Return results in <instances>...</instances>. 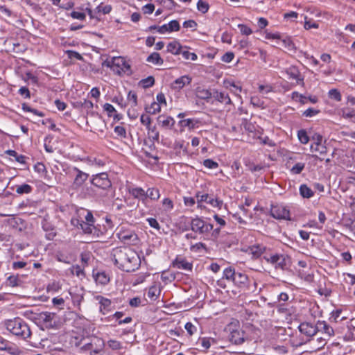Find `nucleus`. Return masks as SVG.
<instances>
[{
  "instance_id": "nucleus-1",
  "label": "nucleus",
  "mask_w": 355,
  "mask_h": 355,
  "mask_svg": "<svg viewBox=\"0 0 355 355\" xmlns=\"http://www.w3.org/2000/svg\"><path fill=\"white\" fill-rule=\"evenodd\" d=\"M112 257L119 269L128 272L136 270L141 264L140 257L137 252L128 247L113 249Z\"/></svg>"
},
{
  "instance_id": "nucleus-2",
  "label": "nucleus",
  "mask_w": 355,
  "mask_h": 355,
  "mask_svg": "<svg viewBox=\"0 0 355 355\" xmlns=\"http://www.w3.org/2000/svg\"><path fill=\"white\" fill-rule=\"evenodd\" d=\"M4 324L8 331L21 339L26 340L31 336L28 325L20 318L7 320Z\"/></svg>"
},
{
  "instance_id": "nucleus-3",
  "label": "nucleus",
  "mask_w": 355,
  "mask_h": 355,
  "mask_svg": "<svg viewBox=\"0 0 355 355\" xmlns=\"http://www.w3.org/2000/svg\"><path fill=\"white\" fill-rule=\"evenodd\" d=\"M103 65L110 68L114 73L119 76L132 74L130 64L122 56L113 57L110 60H107L103 62Z\"/></svg>"
},
{
  "instance_id": "nucleus-4",
  "label": "nucleus",
  "mask_w": 355,
  "mask_h": 355,
  "mask_svg": "<svg viewBox=\"0 0 355 355\" xmlns=\"http://www.w3.org/2000/svg\"><path fill=\"white\" fill-rule=\"evenodd\" d=\"M191 228L192 231L196 233H199L200 234H207L212 230L213 225L210 223L205 222L199 218H196L191 220Z\"/></svg>"
},
{
  "instance_id": "nucleus-5",
  "label": "nucleus",
  "mask_w": 355,
  "mask_h": 355,
  "mask_svg": "<svg viewBox=\"0 0 355 355\" xmlns=\"http://www.w3.org/2000/svg\"><path fill=\"white\" fill-rule=\"evenodd\" d=\"M271 215L277 219L291 220L290 210L283 205L272 206L270 209Z\"/></svg>"
},
{
  "instance_id": "nucleus-6",
  "label": "nucleus",
  "mask_w": 355,
  "mask_h": 355,
  "mask_svg": "<svg viewBox=\"0 0 355 355\" xmlns=\"http://www.w3.org/2000/svg\"><path fill=\"white\" fill-rule=\"evenodd\" d=\"M312 152H318L320 155L324 154L327 152V148L324 146L323 137L320 134L315 133L312 135Z\"/></svg>"
},
{
  "instance_id": "nucleus-7",
  "label": "nucleus",
  "mask_w": 355,
  "mask_h": 355,
  "mask_svg": "<svg viewBox=\"0 0 355 355\" xmlns=\"http://www.w3.org/2000/svg\"><path fill=\"white\" fill-rule=\"evenodd\" d=\"M212 98L220 103L224 105L228 111L230 110V106L232 105V101H231L228 94L225 92L214 89Z\"/></svg>"
},
{
  "instance_id": "nucleus-8",
  "label": "nucleus",
  "mask_w": 355,
  "mask_h": 355,
  "mask_svg": "<svg viewBox=\"0 0 355 355\" xmlns=\"http://www.w3.org/2000/svg\"><path fill=\"white\" fill-rule=\"evenodd\" d=\"M196 198L198 200V207H201L200 202H206L207 203H209L213 207H217L218 209L221 208V206L223 205V201L219 200L217 198H214L212 197L209 196L208 194H200V192H198L196 193Z\"/></svg>"
},
{
  "instance_id": "nucleus-9",
  "label": "nucleus",
  "mask_w": 355,
  "mask_h": 355,
  "mask_svg": "<svg viewBox=\"0 0 355 355\" xmlns=\"http://www.w3.org/2000/svg\"><path fill=\"white\" fill-rule=\"evenodd\" d=\"M200 125V120L197 118H191L186 119H181L178 122V125L180 128V131L183 132L185 128H188L189 130L198 128Z\"/></svg>"
},
{
  "instance_id": "nucleus-10",
  "label": "nucleus",
  "mask_w": 355,
  "mask_h": 355,
  "mask_svg": "<svg viewBox=\"0 0 355 355\" xmlns=\"http://www.w3.org/2000/svg\"><path fill=\"white\" fill-rule=\"evenodd\" d=\"M192 78L189 75L182 76L171 83V88L175 91H180L184 87L190 85Z\"/></svg>"
},
{
  "instance_id": "nucleus-11",
  "label": "nucleus",
  "mask_w": 355,
  "mask_h": 355,
  "mask_svg": "<svg viewBox=\"0 0 355 355\" xmlns=\"http://www.w3.org/2000/svg\"><path fill=\"white\" fill-rule=\"evenodd\" d=\"M316 333L321 332L324 336L329 338L334 335V329L328 325L324 321H318L315 325Z\"/></svg>"
},
{
  "instance_id": "nucleus-12",
  "label": "nucleus",
  "mask_w": 355,
  "mask_h": 355,
  "mask_svg": "<svg viewBox=\"0 0 355 355\" xmlns=\"http://www.w3.org/2000/svg\"><path fill=\"white\" fill-rule=\"evenodd\" d=\"M265 259L268 262L273 264L275 268L284 269L286 266V259L283 255L273 254L270 257H266Z\"/></svg>"
},
{
  "instance_id": "nucleus-13",
  "label": "nucleus",
  "mask_w": 355,
  "mask_h": 355,
  "mask_svg": "<svg viewBox=\"0 0 355 355\" xmlns=\"http://www.w3.org/2000/svg\"><path fill=\"white\" fill-rule=\"evenodd\" d=\"M229 339L235 345H241L245 340V333L241 329H234L231 331Z\"/></svg>"
},
{
  "instance_id": "nucleus-14",
  "label": "nucleus",
  "mask_w": 355,
  "mask_h": 355,
  "mask_svg": "<svg viewBox=\"0 0 355 355\" xmlns=\"http://www.w3.org/2000/svg\"><path fill=\"white\" fill-rule=\"evenodd\" d=\"M94 299L98 302L100 304V311L103 315L107 314L111 310L112 302L110 300L101 295H96L94 296Z\"/></svg>"
},
{
  "instance_id": "nucleus-15",
  "label": "nucleus",
  "mask_w": 355,
  "mask_h": 355,
  "mask_svg": "<svg viewBox=\"0 0 355 355\" xmlns=\"http://www.w3.org/2000/svg\"><path fill=\"white\" fill-rule=\"evenodd\" d=\"M119 239L125 243H134L137 240V235L132 231H121L119 234Z\"/></svg>"
},
{
  "instance_id": "nucleus-16",
  "label": "nucleus",
  "mask_w": 355,
  "mask_h": 355,
  "mask_svg": "<svg viewBox=\"0 0 355 355\" xmlns=\"http://www.w3.org/2000/svg\"><path fill=\"white\" fill-rule=\"evenodd\" d=\"M265 250L266 247L260 244L249 246L246 250H245V251L248 254H250L253 259L259 258Z\"/></svg>"
},
{
  "instance_id": "nucleus-17",
  "label": "nucleus",
  "mask_w": 355,
  "mask_h": 355,
  "mask_svg": "<svg viewBox=\"0 0 355 355\" xmlns=\"http://www.w3.org/2000/svg\"><path fill=\"white\" fill-rule=\"evenodd\" d=\"M182 49L183 46L178 40H173L167 44L166 52L178 55L181 53Z\"/></svg>"
},
{
  "instance_id": "nucleus-18",
  "label": "nucleus",
  "mask_w": 355,
  "mask_h": 355,
  "mask_svg": "<svg viewBox=\"0 0 355 355\" xmlns=\"http://www.w3.org/2000/svg\"><path fill=\"white\" fill-rule=\"evenodd\" d=\"M173 266L178 269L186 271H191L192 269V263L182 258H176L173 262Z\"/></svg>"
},
{
  "instance_id": "nucleus-19",
  "label": "nucleus",
  "mask_w": 355,
  "mask_h": 355,
  "mask_svg": "<svg viewBox=\"0 0 355 355\" xmlns=\"http://www.w3.org/2000/svg\"><path fill=\"white\" fill-rule=\"evenodd\" d=\"M23 278L24 275H10L6 279V284L12 287L21 286L24 284Z\"/></svg>"
},
{
  "instance_id": "nucleus-20",
  "label": "nucleus",
  "mask_w": 355,
  "mask_h": 355,
  "mask_svg": "<svg viewBox=\"0 0 355 355\" xmlns=\"http://www.w3.org/2000/svg\"><path fill=\"white\" fill-rule=\"evenodd\" d=\"M286 73L289 80H295L296 83H299L302 80L299 71L294 67H289L286 71Z\"/></svg>"
},
{
  "instance_id": "nucleus-21",
  "label": "nucleus",
  "mask_w": 355,
  "mask_h": 355,
  "mask_svg": "<svg viewBox=\"0 0 355 355\" xmlns=\"http://www.w3.org/2000/svg\"><path fill=\"white\" fill-rule=\"evenodd\" d=\"M146 62L155 65L161 66L164 63V60L157 52H153L146 58Z\"/></svg>"
},
{
  "instance_id": "nucleus-22",
  "label": "nucleus",
  "mask_w": 355,
  "mask_h": 355,
  "mask_svg": "<svg viewBox=\"0 0 355 355\" xmlns=\"http://www.w3.org/2000/svg\"><path fill=\"white\" fill-rule=\"evenodd\" d=\"M224 86L226 89H230L231 92L236 96H239L241 92V86L236 85L232 80H225L224 82Z\"/></svg>"
},
{
  "instance_id": "nucleus-23",
  "label": "nucleus",
  "mask_w": 355,
  "mask_h": 355,
  "mask_svg": "<svg viewBox=\"0 0 355 355\" xmlns=\"http://www.w3.org/2000/svg\"><path fill=\"white\" fill-rule=\"evenodd\" d=\"M80 228L83 230L84 233L88 234H96L98 236V234L97 233L98 230L94 227L93 223H86L84 220L81 221V227Z\"/></svg>"
},
{
  "instance_id": "nucleus-24",
  "label": "nucleus",
  "mask_w": 355,
  "mask_h": 355,
  "mask_svg": "<svg viewBox=\"0 0 355 355\" xmlns=\"http://www.w3.org/2000/svg\"><path fill=\"white\" fill-rule=\"evenodd\" d=\"M94 345H98L100 347H102L104 345V343L100 338H94L92 339L90 343H85L83 347H81V349L84 351H92Z\"/></svg>"
},
{
  "instance_id": "nucleus-25",
  "label": "nucleus",
  "mask_w": 355,
  "mask_h": 355,
  "mask_svg": "<svg viewBox=\"0 0 355 355\" xmlns=\"http://www.w3.org/2000/svg\"><path fill=\"white\" fill-rule=\"evenodd\" d=\"M248 278L245 274L237 272L234 275V284L239 287L245 286L247 284Z\"/></svg>"
},
{
  "instance_id": "nucleus-26",
  "label": "nucleus",
  "mask_w": 355,
  "mask_h": 355,
  "mask_svg": "<svg viewBox=\"0 0 355 355\" xmlns=\"http://www.w3.org/2000/svg\"><path fill=\"white\" fill-rule=\"evenodd\" d=\"M130 193L135 198L144 200L146 199V191L140 187L130 189Z\"/></svg>"
},
{
  "instance_id": "nucleus-27",
  "label": "nucleus",
  "mask_w": 355,
  "mask_h": 355,
  "mask_svg": "<svg viewBox=\"0 0 355 355\" xmlns=\"http://www.w3.org/2000/svg\"><path fill=\"white\" fill-rule=\"evenodd\" d=\"M145 110L148 114H156L161 111V106L159 105V103L153 101L150 105L145 107Z\"/></svg>"
},
{
  "instance_id": "nucleus-28",
  "label": "nucleus",
  "mask_w": 355,
  "mask_h": 355,
  "mask_svg": "<svg viewBox=\"0 0 355 355\" xmlns=\"http://www.w3.org/2000/svg\"><path fill=\"white\" fill-rule=\"evenodd\" d=\"M280 43L288 51H293L295 49V44L290 37H285L284 38L281 37L278 44Z\"/></svg>"
},
{
  "instance_id": "nucleus-29",
  "label": "nucleus",
  "mask_w": 355,
  "mask_h": 355,
  "mask_svg": "<svg viewBox=\"0 0 355 355\" xmlns=\"http://www.w3.org/2000/svg\"><path fill=\"white\" fill-rule=\"evenodd\" d=\"M91 182L96 187L105 189L111 186L110 179H91Z\"/></svg>"
},
{
  "instance_id": "nucleus-30",
  "label": "nucleus",
  "mask_w": 355,
  "mask_h": 355,
  "mask_svg": "<svg viewBox=\"0 0 355 355\" xmlns=\"http://www.w3.org/2000/svg\"><path fill=\"white\" fill-rule=\"evenodd\" d=\"M160 288L156 285H153L148 288V297L152 300H155L160 294Z\"/></svg>"
},
{
  "instance_id": "nucleus-31",
  "label": "nucleus",
  "mask_w": 355,
  "mask_h": 355,
  "mask_svg": "<svg viewBox=\"0 0 355 355\" xmlns=\"http://www.w3.org/2000/svg\"><path fill=\"white\" fill-rule=\"evenodd\" d=\"M78 216L79 218L81 217V216H85V221L86 223H94V216H93V214L91 211H87L86 209H81L80 210L78 211Z\"/></svg>"
},
{
  "instance_id": "nucleus-32",
  "label": "nucleus",
  "mask_w": 355,
  "mask_h": 355,
  "mask_svg": "<svg viewBox=\"0 0 355 355\" xmlns=\"http://www.w3.org/2000/svg\"><path fill=\"white\" fill-rule=\"evenodd\" d=\"M291 98L293 100L295 101L300 102L302 104H304L308 102V101H311V96H305L302 94H299L297 92H294L291 94Z\"/></svg>"
},
{
  "instance_id": "nucleus-33",
  "label": "nucleus",
  "mask_w": 355,
  "mask_h": 355,
  "mask_svg": "<svg viewBox=\"0 0 355 355\" xmlns=\"http://www.w3.org/2000/svg\"><path fill=\"white\" fill-rule=\"evenodd\" d=\"M236 273L237 272H235L233 268L228 267L223 271V278L233 283L234 281V275H236Z\"/></svg>"
},
{
  "instance_id": "nucleus-34",
  "label": "nucleus",
  "mask_w": 355,
  "mask_h": 355,
  "mask_svg": "<svg viewBox=\"0 0 355 355\" xmlns=\"http://www.w3.org/2000/svg\"><path fill=\"white\" fill-rule=\"evenodd\" d=\"M328 96L330 99L336 102H340L342 100L340 92L336 88H332L328 92Z\"/></svg>"
},
{
  "instance_id": "nucleus-35",
  "label": "nucleus",
  "mask_w": 355,
  "mask_h": 355,
  "mask_svg": "<svg viewBox=\"0 0 355 355\" xmlns=\"http://www.w3.org/2000/svg\"><path fill=\"white\" fill-rule=\"evenodd\" d=\"M263 35L265 39L268 40H275L277 44H279V41L281 40V34L278 32L270 33L268 30H266Z\"/></svg>"
},
{
  "instance_id": "nucleus-36",
  "label": "nucleus",
  "mask_w": 355,
  "mask_h": 355,
  "mask_svg": "<svg viewBox=\"0 0 355 355\" xmlns=\"http://www.w3.org/2000/svg\"><path fill=\"white\" fill-rule=\"evenodd\" d=\"M188 47L187 46H183V49L181 52V55L185 60H191L195 61L198 59V56L195 53L189 52L187 50Z\"/></svg>"
},
{
  "instance_id": "nucleus-37",
  "label": "nucleus",
  "mask_w": 355,
  "mask_h": 355,
  "mask_svg": "<svg viewBox=\"0 0 355 355\" xmlns=\"http://www.w3.org/2000/svg\"><path fill=\"white\" fill-rule=\"evenodd\" d=\"M213 92H211L208 89H197V96L198 98L204 100H208L212 98Z\"/></svg>"
},
{
  "instance_id": "nucleus-38",
  "label": "nucleus",
  "mask_w": 355,
  "mask_h": 355,
  "mask_svg": "<svg viewBox=\"0 0 355 355\" xmlns=\"http://www.w3.org/2000/svg\"><path fill=\"white\" fill-rule=\"evenodd\" d=\"M32 191V187L27 184H23L21 185H16L15 186V191L18 194H24V193H29Z\"/></svg>"
},
{
  "instance_id": "nucleus-39",
  "label": "nucleus",
  "mask_w": 355,
  "mask_h": 355,
  "mask_svg": "<svg viewBox=\"0 0 355 355\" xmlns=\"http://www.w3.org/2000/svg\"><path fill=\"white\" fill-rule=\"evenodd\" d=\"M159 191L157 189L150 188L146 191V198H149L151 200H157L159 198Z\"/></svg>"
},
{
  "instance_id": "nucleus-40",
  "label": "nucleus",
  "mask_w": 355,
  "mask_h": 355,
  "mask_svg": "<svg viewBox=\"0 0 355 355\" xmlns=\"http://www.w3.org/2000/svg\"><path fill=\"white\" fill-rule=\"evenodd\" d=\"M297 137L299 141L304 144H307L309 141V136L308 132L304 129H301L297 132Z\"/></svg>"
},
{
  "instance_id": "nucleus-41",
  "label": "nucleus",
  "mask_w": 355,
  "mask_h": 355,
  "mask_svg": "<svg viewBox=\"0 0 355 355\" xmlns=\"http://www.w3.org/2000/svg\"><path fill=\"white\" fill-rule=\"evenodd\" d=\"M95 280L97 283L101 284H106L110 279L105 272H101L95 275Z\"/></svg>"
},
{
  "instance_id": "nucleus-42",
  "label": "nucleus",
  "mask_w": 355,
  "mask_h": 355,
  "mask_svg": "<svg viewBox=\"0 0 355 355\" xmlns=\"http://www.w3.org/2000/svg\"><path fill=\"white\" fill-rule=\"evenodd\" d=\"M197 9L202 14H205L209 9V5L207 1L199 0L197 3Z\"/></svg>"
},
{
  "instance_id": "nucleus-43",
  "label": "nucleus",
  "mask_w": 355,
  "mask_h": 355,
  "mask_svg": "<svg viewBox=\"0 0 355 355\" xmlns=\"http://www.w3.org/2000/svg\"><path fill=\"white\" fill-rule=\"evenodd\" d=\"M250 103L256 107L261 109L265 108L264 101L258 96H252L250 99Z\"/></svg>"
},
{
  "instance_id": "nucleus-44",
  "label": "nucleus",
  "mask_w": 355,
  "mask_h": 355,
  "mask_svg": "<svg viewBox=\"0 0 355 355\" xmlns=\"http://www.w3.org/2000/svg\"><path fill=\"white\" fill-rule=\"evenodd\" d=\"M166 25L168 33L178 31L180 28V24L177 20H171Z\"/></svg>"
},
{
  "instance_id": "nucleus-45",
  "label": "nucleus",
  "mask_w": 355,
  "mask_h": 355,
  "mask_svg": "<svg viewBox=\"0 0 355 355\" xmlns=\"http://www.w3.org/2000/svg\"><path fill=\"white\" fill-rule=\"evenodd\" d=\"M140 83L144 88H148L154 85L155 78L150 76L147 77L146 78L142 79L140 81Z\"/></svg>"
},
{
  "instance_id": "nucleus-46",
  "label": "nucleus",
  "mask_w": 355,
  "mask_h": 355,
  "mask_svg": "<svg viewBox=\"0 0 355 355\" xmlns=\"http://www.w3.org/2000/svg\"><path fill=\"white\" fill-rule=\"evenodd\" d=\"M140 121L142 125L146 126V129L150 130L151 118L146 114H143L140 117Z\"/></svg>"
},
{
  "instance_id": "nucleus-47",
  "label": "nucleus",
  "mask_w": 355,
  "mask_h": 355,
  "mask_svg": "<svg viewBox=\"0 0 355 355\" xmlns=\"http://www.w3.org/2000/svg\"><path fill=\"white\" fill-rule=\"evenodd\" d=\"M96 10L98 12H102L104 15L109 14L112 10V6L110 5L106 4L104 5L103 3H101L98 5Z\"/></svg>"
},
{
  "instance_id": "nucleus-48",
  "label": "nucleus",
  "mask_w": 355,
  "mask_h": 355,
  "mask_svg": "<svg viewBox=\"0 0 355 355\" xmlns=\"http://www.w3.org/2000/svg\"><path fill=\"white\" fill-rule=\"evenodd\" d=\"M238 28L241 33L243 35L248 36L252 33V28L245 24H239Z\"/></svg>"
},
{
  "instance_id": "nucleus-49",
  "label": "nucleus",
  "mask_w": 355,
  "mask_h": 355,
  "mask_svg": "<svg viewBox=\"0 0 355 355\" xmlns=\"http://www.w3.org/2000/svg\"><path fill=\"white\" fill-rule=\"evenodd\" d=\"M203 166L205 168H209V169H216L218 168V164L211 159H207L203 161Z\"/></svg>"
},
{
  "instance_id": "nucleus-50",
  "label": "nucleus",
  "mask_w": 355,
  "mask_h": 355,
  "mask_svg": "<svg viewBox=\"0 0 355 355\" xmlns=\"http://www.w3.org/2000/svg\"><path fill=\"white\" fill-rule=\"evenodd\" d=\"M103 109L105 112H106L109 117H112V116H113L114 112L116 111L112 105L107 103L103 105Z\"/></svg>"
},
{
  "instance_id": "nucleus-51",
  "label": "nucleus",
  "mask_w": 355,
  "mask_h": 355,
  "mask_svg": "<svg viewBox=\"0 0 355 355\" xmlns=\"http://www.w3.org/2000/svg\"><path fill=\"white\" fill-rule=\"evenodd\" d=\"M273 91V87L271 85H259V92L263 94H267Z\"/></svg>"
},
{
  "instance_id": "nucleus-52",
  "label": "nucleus",
  "mask_w": 355,
  "mask_h": 355,
  "mask_svg": "<svg viewBox=\"0 0 355 355\" xmlns=\"http://www.w3.org/2000/svg\"><path fill=\"white\" fill-rule=\"evenodd\" d=\"M114 133L122 138L126 137V130L125 128L122 125H116L114 129Z\"/></svg>"
},
{
  "instance_id": "nucleus-53",
  "label": "nucleus",
  "mask_w": 355,
  "mask_h": 355,
  "mask_svg": "<svg viewBox=\"0 0 355 355\" xmlns=\"http://www.w3.org/2000/svg\"><path fill=\"white\" fill-rule=\"evenodd\" d=\"M300 193L303 198H309L311 197V189L305 184H302L300 186Z\"/></svg>"
},
{
  "instance_id": "nucleus-54",
  "label": "nucleus",
  "mask_w": 355,
  "mask_h": 355,
  "mask_svg": "<svg viewBox=\"0 0 355 355\" xmlns=\"http://www.w3.org/2000/svg\"><path fill=\"white\" fill-rule=\"evenodd\" d=\"M234 58V53L231 51L226 52L221 57V61L225 63L231 62Z\"/></svg>"
},
{
  "instance_id": "nucleus-55",
  "label": "nucleus",
  "mask_w": 355,
  "mask_h": 355,
  "mask_svg": "<svg viewBox=\"0 0 355 355\" xmlns=\"http://www.w3.org/2000/svg\"><path fill=\"white\" fill-rule=\"evenodd\" d=\"M107 345L113 350H119L122 348L121 343L116 340H110L107 342Z\"/></svg>"
},
{
  "instance_id": "nucleus-56",
  "label": "nucleus",
  "mask_w": 355,
  "mask_h": 355,
  "mask_svg": "<svg viewBox=\"0 0 355 355\" xmlns=\"http://www.w3.org/2000/svg\"><path fill=\"white\" fill-rule=\"evenodd\" d=\"M197 23L193 19L184 21L183 23L184 28H190L192 31H195L197 28Z\"/></svg>"
},
{
  "instance_id": "nucleus-57",
  "label": "nucleus",
  "mask_w": 355,
  "mask_h": 355,
  "mask_svg": "<svg viewBox=\"0 0 355 355\" xmlns=\"http://www.w3.org/2000/svg\"><path fill=\"white\" fill-rule=\"evenodd\" d=\"M184 328L189 336L193 335L197 331L196 327L190 322L186 323Z\"/></svg>"
},
{
  "instance_id": "nucleus-58",
  "label": "nucleus",
  "mask_w": 355,
  "mask_h": 355,
  "mask_svg": "<svg viewBox=\"0 0 355 355\" xmlns=\"http://www.w3.org/2000/svg\"><path fill=\"white\" fill-rule=\"evenodd\" d=\"M128 101L131 103L132 106L137 105V96L134 92H129L128 94Z\"/></svg>"
},
{
  "instance_id": "nucleus-59",
  "label": "nucleus",
  "mask_w": 355,
  "mask_h": 355,
  "mask_svg": "<svg viewBox=\"0 0 355 355\" xmlns=\"http://www.w3.org/2000/svg\"><path fill=\"white\" fill-rule=\"evenodd\" d=\"M304 165L302 163H297L291 168V173L293 175L299 174L304 168Z\"/></svg>"
},
{
  "instance_id": "nucleus-60",
  "label": "nucleus",
  "mask_w": 355,
  "mask_h": 355,
  "mask_svg": "<svg viewBox=\"0 0 355 355\" xmlns=\"http://www.w3.org/2000/svg\"><path fill=\"white\" fill-rule=\"evenodd\" d=\"M82 105L83 107L87 110V113L92 112L94 106L91 101L87 99L84 100Z\"/></svg>"
},
{
  "instance_id": "nucleus-61",
  "label": "nucleus",
  "mask_w": 355,
  "mask_h": 355,
  "mask_svg": "<svg viewBox=\"0 0 355 355\" xmlns=\"http://www.w3.org/2000/svg\"><path fill=\"white\" fill-rule=\"evenodd\" d=\"M155 10V6L153 3H147L142 7V11L144 14H151Z\"/></svg>"
},
{
  "instance_id": "nucleus-62",
  "label": "nucleus",
  "mask_w": 355,
  "mask_h": 355,
  "mask_svg": "<svg viewBox=\"0 0 355 355\" xmlns=\"http://www.w3.org/2000/svg\"><path fill=\"white\" fill-rule=\"evenodd\" d=\"M71 17L76 19L84 20L85 19V14L80 11H73L71 13Z\"/></svg>"
},
{
  "instance_id": "nucleus-63",
  "label": "nucleus",
  "mask_w": 355,
  "mask_h": 355,
  "mask_svg": "<svg viewBox=\"0 0 355 355\" xmlns=\"http://www.w3.org/2000/svg\"><path fill=\"white\" fill-rule=\"evenodd\" d=\"M175 123V120L171 116H167L162 121V125L164 127H172Z\"/></svg>"
},
{
  "instance_id": "nucleus-64",
  "label": "nucleus",
  "mask_w": 355,
  "mask_h": 355,
  "mask_svg": "<svg viewBox=\"0 0 355 355\" xmlns=\"http://www.w3.org/2000/svg\"><path fill=\"white\" fill-rule=\"evenodd\" d=\"M147 221L151 227H153L157 230H159L160 226L158 221L154 218H147Z\"/></svg>"
}]
</instances>
